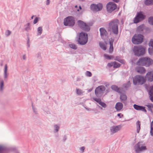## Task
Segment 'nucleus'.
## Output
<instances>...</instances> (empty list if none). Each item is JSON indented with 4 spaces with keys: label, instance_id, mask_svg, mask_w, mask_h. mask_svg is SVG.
Instances as JSON below:
<instances>
[{
    "label": "nucleus",
    "instance_id": "obj_29",
    "mask_svg": "<svg viewBox=\"0 0 153 153\" xmlns=\"http://www.w3.org/2000/svg\"><path fill=\"white\" fill-rule=\"evenodd\" d=\"M104 56L106 59L108 60L112 59L114 58V56L109 55L106 54H104Z\"/></svg>",
    "mask_w": 153,
    "mask_h": 153
},
{
    "label": "nucleus",
    "instance_id": "obj_37",
    "mask_svg": "<svg viewBox=\"0 0 153 153\" xmlns=\"http://www.w3.org/2000/svg\"><path fill=\"white\" fill-rule=\"evenodd\" d=\"M148 22L150 25H153V16H150L148 19Z\"/></svg>",
    "mask_w": 153,
    "mask_h": 153
},
{
    "label": "nucleus",
    "instance_id": "obj_49",
    "mask_svg": "<svg viewBox=\"0 0 153 153\" xmlns=\"http://www.w3.org/2000/svg\"><path fill=\"white\" fill-rule=\"evenodd\" d=\"M39 21L38 18L37 17H36L33 20V24H36V23L38 21Z\"/></svg>",
    "mask_w": 153,
    "mask_h": 153
},
{
    "label": "nucleus",
    "instance_id": "obj_40",
    "mask_svg": "<svg viewBox=\"0 0 153 153\" xmlns=\"http://www.w3.org/2000/svg\"><path fill=\"white\" fill-rule=\"evenodd\" d=\"M144 3L146 6L152 5L151 0H145Z\"/></svg>",
    "mask_w": 153,
    "mask_h": 153
},
{
    "label": "nucleus",
    "instance_id": "obj_43",
    "mask_svg": "<svg viewBox=\"0 0 153 153\" xmlns=\"http://www.w3.org/2000/svg\"><path fill=\"white\" fill-rule=\"evenodd\" d=\"M68 46L70 48H77L76 45L74 43L69 44Z\"/></svg>",
    "mask_w": 153,
    "mask_h": 153
},
{
    "label": "nucleus",
    "instance_id": "obj_7",
    "mask_svg": "<svg viewBox=\"0 0 153 153\" xmlns=\"http://www.w3.org/2000/svg\"><path fill=\"white\" fill-rule=\"evenodd\" d=\"M105 90L104 86L101 85L96 88L95 90V94L97 98L101 97L103 93V91Z\"/></svg>",
    "mask_w": 153,
    "mask_h": 153
},
{
    "label": "nucleus",
    "instance_id": "obj_46",
    "mask_svg": "<svg viewBox=\"0 0 153 153\" xmlns=\"http://www.w3.org/2000/svg\"><path fill=\"white\" fill-rule=\"evenodd\" d=\"M86 75L88 76L91 77L92 76V74L91 72L87 71L86 72Z\"/></svg>",
    "mask_w": 153,
    "mask_h": 153
},
{
    "label": "nucleus",
    "instance_id": "obj_61",
    "mask_svg": "<svg viewBox=\"0 0 153 153\" xmlns=\"http://www.w3.org/2000/svg\"><path fill=\"white\" fill-rule=\"evenodd\" d=\"M50 0H47L46 1V4L48 5L50 4Z\"/></svg>",
    "mask_w": 153,
    "mask_h": 153
},
{
    "label": "nucleus",
    "instance_id": "obj_39",
    "mask_svg": "<svg viewBox=\"0 0 153 153\" xmlns=\"http://www.w3.org/2000/svg\"><path fill=\"white\" fill-rule=\"evenodd\" d=\"M54 132H56L59 131L60 128V127L57 125L55 124L54 125Z\"/></svg>",
    "mask_w": 153,
    "mask_h": 153
},
{
    "label": "nucleus",
    "instance_id": "obj_3",
    "mask_svg": "<svg viewBox=\"0 0 153 153\" xmlns=\"http://www.w3.org/2000/svg\"><path fill=\"white\" fill-rule=\"evenodd\" d=\"M146 80L144 77L141 75H136L133 78V83L135 85H143L145 84Z\"/></svg>",
    "mask_w": 153,
    "mask_h": 153
},
{
    "label": "nucleus",
    "instance_id": "obj_60",
    "mask_svg": "<svg viewBox=\"0 0 153 153\" xmlns=\"http://www.w3.org/2000/svg\"><path fill=\"white\" fill-rule=\"evenodd\" d=\"M150 128L153 129V121L150 124Z\"/></svg>",
    "mask_w": 153,
    "mask_h": 153
},
{
    "label": "nucleus",
    "instance_id": "obj_51",
    "mask_svg": "<svg viewBox=\"0 0 153 153\" xmlns=\"http://www.w3.org/2000/svg\"><path fill=\"white\" fill-rule=\"evenodd\" d=\"M32 106L33 110V112L35 113V114H38L37 112L36 111V109L34 108V107L33 106V102L32 103Z\"/></svg>",
    "mask_w": 153,
    "mask_h": 153
},
{
    "label": "nucleus",
    "instance_id": "obj_47",
    "mask_svg": "<svg viewBox=\"0 0 153 153\" xmlns=\"http://www.w3.org/2000/svg\"><path fill=\"white\" fill-rule=\"evenodd\" d=\"M11 33V31H10V30H7L5 32V35L6 36H8L10 35Z\"/></svg>",
    "mask_w": 153,
    "mask_h": 153
},
{
    "label": "nucleus",
    "instance_id": "obj_30",
    "mask_svg": "<svg viewBox=\"0 0 153 153\" xmlns=\"http://www.w3.org/2000/svg\"><path fill=\"white\" fill-rule=\"evenodd\" d=\"M69 50V51L67 52V53L71 54H74L76 53V50L77 48H68Z\"/></svg>",
    "mask_w": 153,
    "mask_h": 153
},
{
    "label": "nucleus",
    "instance_id": "obj_50",
    "mask_svg": "<svg viewBox=\"0 0 153 153\" xmlns=\"http://www.w3.org/2000/svg\"><path fill=\"white\" fill-rule=\"evenodd\" d=\"M122 64H125V62L124 59H120L118 61Z\"/></svg>",
    "mask_w": 153,
    "mask_h": 153
},
{
    "label": "nucleus",
    "instance_id": "obj_64",
    "mask_svg": "<svg viewBox=\"0 0 153 153\" xmlns=\"http://www.w3.org/2000/svg\"><path fill=\"white\" fill-rule=\"evenodd\" d=\"M134 59H131V62L132 63V64H135V62H134Z\"/></svg>",
    "mask_w": 153,
    "mask_h": 153
},
{
    "label": "nucleus",
    "instance_id": "obj_27",
    "mask_svg": "<svg viewBox=\"0 0 153 153\" xmlns=\"http://www.w3.org/2000/svg\"><path fill=\"white\" fill-rule=\"evenodd\" d=\"M7 67V65L6 64L4 65V78L5 79L7 78L8 76Z\"/></svg>",
    "mask_w": 153,
    "mask_h": 153
},
{
    "label": "nucleus",
    "instance_id": "obj_11",
    "mask_svg": "<svg viewBox=\"0 0 153 153\" xmlns=\"http://www.w3.org/2000/svg\"><path fill=\"white\" fill-rule=\"evenodd\" d=\"M140 142H138L134 146V149L136 153H139L147 149L146 147L145 146L143 145L140 146Z\"/></svg>",
    "mask_w": 153,
    "mask_h": 153
},
{
    "label": "nucleus",
    "instance_id": "obj_33",
    "mask_svg": "<svg viewBox=\"0 0 153 153\" xmlns=\"http://www.w3.org/2000/svg\"><path fill=\"white\" fill-rule=\"evenodd\" d=\"M113 42L114 39H113L112 38L109 39V44L110 45L109 48H114L113 46Z\"/></svg>",
    "mask_w": 153,
    "mask_h": 153
},
{
    "label": "nucleus",
    "instance_id": "obj_63",
    "mask_svg": "<svg viewBox=\"0 0 153 153\" xmlns=\"http://www.w3.org/2000/svg\"><path fill=\"white\" fill-rule=\"evenodd\" d=\"M23 59L24 60H25L26 59V56L25 54H24L23 56Z\"/></svg>",
    "mask_w": 153,
    "mask_h": 153
},
{
    "label": "nucleus",
    "instance_id": "obj_28",
    "mask_svg": "<svg viewBox=\"0 0 153 153\" xmlns=\"http://www.w3.org/2000/svg\"><path fill=\"white\" fill-rule=\"evenodd\" d=\"M137 132L139 133L140 129L141 123L139 120H137L136 123Z\"/></svg>",
    "mask_w": 153,
    "mask_h": 153
},
{
    "label": "nucleus",
    "instance_id": "obj_35",
    "mask_svg": "<svg viewBox=\"0 0 153 153\" xmlns=\"http://www.w3.org/2000/svg\"><path fill=\"white\" fill-rule=\"evenodd\" d=\"M36 57L37 59L39 60V62L41 61L42 57L41 56V53L40 52H39L36 55Z\"/></svg>",
    "mask_w": 153,
    "mask_h": 153
},
{
    "label": "nucleus",
    "instance_id": "obj_41",
    "mask_svg": "<svg viewBox=\"0 0 153 153\" xmlns=\"http://www.w3.org/2000/svg\"><path fill=\"white\" fill-rule=\"evenodd\" d=\"M4 86V82L3 80H2L0 82V91H1L3 90Z\"/></svg>",
    "mask_w": 153,
    "mask_h": 153
},
{
    "label": "nucleus",
    "instance_id": "obj_4",
    "mask_svg": "<svg viewBox=\"0 0 153 153\" xmlns=\"http://www.w3.org/2000/svg\"><path fill=\"white\" fill-rule=\"evenodd\" d=\"M88 40V34L85 33L81 32L80 33L78 40V43L80 45H84L87 42Z\"/></svg>",
    "mask_w": 153,
    "mask_h": 153
},
{
    "label": "nucleus",
    "instance_id": "obj_24",
    "mask_svg": "<svg viewBox=\"0 0 153 153\" xmlns=\"http://www.w3.org/2000/svg\"><path fill=\"white\" fill-rule=\"evenodd\" d=\"M123 104L120 102H117L115 105V108L117 111H120L123 108Z\"/></svg>",
    "mask_w": 153,
    "mask_h": 153
},
{
    "label": "nucleus",
    "instance_id": "obj_36",
    "mask_svg": "<svg viewBox=\"0 0 153 153\" xmlns=\"http://www.w3.org/2000/svg\"><path fill=\"white\" fill-rule=\"evenodd\" d=\"M30 23H27L25 25V30L27 31H28L29 30H30Z\"/></svg>",
    "mask_w": 153,
    "mask_h": 153
},
{
    "label": "nucleus",
    "instance_id": "obj_5",
    "mask_svg": "<svg viewBox=\"0 0 153 153\" xmlns=\"http://www.w3.org/2000/svg\"><path fill=\"white\" fill-rule=\"evenodd\" d=\"M144 36L141 34H135L132 38V43L134 44H139L143 41Z\"/></svg>",
    "mask_w": 153,
    "mask_h": 153
},
{
    "label": "nucleus",
    "instance_id": "obj_17",
    "mask_svg": "<svg viewBox=\"0 0 153 153\" xmlns=\"http://www.w3.org/2000/svg\"><path fill=\"white\" fill-rule=\"evenodd\" d=\"M93 99L94 101L101 105L102 107L104 108H105L106 107V104L104 102L102 101L101 97L99 98H97V97H93Z\"/></svg>",
    "mask_w": 153,
    "mask_h": 153
},
{
    "label": "nucleus",
    "instance_id": "obj_14",
    "mask_svg": "<svg viewBox=\"0 0 153 153\" xmlns=\"http://www.w3.org/2000/svg\"><path fill=\"white\" fill-rule=\"evenodd\" d=\"M15 147L8 148L4 146L0 145V153H4L5 152L14 151H16Z\"/></svg>",
    "mask_w": 153,
    "mask_h": 153
},
{
    "label": "nucleus",
    "instance_id": "obj_48",
    "mask_svg": "<svg viewBox=\"0 0 153 153\" xmlns=\"http://www.w3.org/2000/svg\"><path fill=\"white\" fill-rule=\"evenodd\" d=\"M114 62H108L107 64V66L109 68H111L112 66L113 67Z\"/></svg>",
    "mask_w": 153,
    "mask_h": 153
},
{
    "label": "nucleus",
    "instance_id": "obj_10",
    "mask_svg": "<svg viewBox=\"0 0 153 153\" xmlns=\"http://www.w3.org/2000/svg\"><path fill=\"white\" fill-rule=\"evenodd\" d=\"M135 56L139 57L145 53L146 48H132Z\"/></svg>",
    "mask_w": 153,
    "mask_h": 153
},
{
    "label": "nucleus",
    "instance_id": "obj_25",
    "mask_svg": "<svg viewBox=\"0 0 153 153\" xmlns=\"http://www.w3.org/2000/svg\"><path fill=\"white\" fill-rule=\"evenodd\" d=\"M144 29V24H142L139 25L137 28V31L140 33H143V31Z\"/></svg>",
    "mask_w": 153,
    "mask_h": 153
},
{
    "label": "nucleus",
    "instance_id": "obj_23",
    "mask_svg": "<svg viewBox=\"0 0 153 153\" xmlns=\"http://www.w3.org/2000/svg\"><path fill=\"white\" fill-rule=\"evenodd\" d=\"M123 92H125V91L124 90V91H121L119 93L120 95V99L121 100V101L124 103V101L126 100H127V97L126 94L124 93H123Z\"/></svg>",
    "mask_w": 153,
    "mask_h": 153
},
{
    "label": "nucleus",
    "instance_id": "obj_6",
    "mask_svg": "<svg viewBox=\"0 0 153 153\" xmlns=\"http://www.w3.org/2000/svg\"><path fill=\"white\" fill-rule=\"evenodd\" d=\"M63 23L65 26L73 27L75 23V20L74 17L68 16L64 20Z\"/></svg>",
    "mask_w": 153,
    "mask_h": 153
},
{
    "label": "nucleus",
    "instance_id": "obj_1",
    "mask_svg": "<svg viewBox=\"0 0 153 153\" xmlns=\"http://www.w3.org/2000/svg\"><path fill=\"white\" fill-rule=\"evenodd\" d=\"M136 64L138 66L149 67L153 64V60L148 56L141 57L138 60Z\"/></svg>",
    "mask_w": 153,
    "mask_h": 153
},
{
    "label": "nucleus",
    "instance_id": "obj_32",
    "mask_svg": "<svg viewBox=\"0 0 153 153\" xmlns=\"http://www.w3.org/2000/svg\"><path fill=\"white\" fill-rule=\"evenodd\" d=\"M58 41L61 42L63 44H65L66 43V42L62 39L61 35L59 34V36L58 38Z\"/></svg>",
    "mask_w": 153,
    "mask_h": 153
},
{
    "label": "nucleus",
    "instance_id": "obj_2",
    "mask_svg": "<svg viewBox=\"0 0 153 153\" xmlns=\"http://www.w3.org/2000/svg\"><path fill=\"white\" fill-rule=\"evenodd\" d=\"M119 23V20L117 19H115L111 21L108 24V31H111L114 34L117 35L118 33V24Z\"/></svg>",
    "mask_w": 153,
    "mask_h": 153
},
{
    "label": "nucleus",
    "instance_id": "obj_58",
    "mask_svg": "<svg viewBox=\"0 0 153 153\" xmlns=\"http://www.w3.org/2000/svg\"><path fill=\"white\" fill-rule=\"evenodd\" d=\"M67 139V137L66 135H65L64 136L63 139V142H65V140Z\"/></svg>",
    "mask_w": 153,
    "mask_h": 153
},
{
    "label": "nucleus",
    "instance_id": "obj_53",
    "mask_svg": "<svg viewBox=\"0 0 153 153\" xmlns=\"http://www.w3.org/2000/svg\"><path fill=\"white\" fill-rule=\"evenodd\" d=\"M92 80L94 82H95L96 81L98 80L97 77L96 76H94L92 78Z\"/></svg>",
    "mask_w": 153,
    "mask_h": 153
},
{
    "label": "nucleus",
    "instance_id": "obj_54",
    "mask_svg": "<svg viewBox=\"0 0 153 153\" xmlns=\"http://www.w3.org/2000/svg\"><path fill=\"white\" fill-rule=\"evenodd\" d=\"M85 149V147L84 146H82L80 148V150L82 152H84Z\"/></svg>",
    "mask_w": 153,
    "mask_h": 153
},
{
    "label": "nucleus",
    "instance_id": "obj_38",
    "mask_svg": "<svg viewBox=\"0 0 153 153\" xmlns=\"http://www.w3.org/2000/svg\"><path fill=\"white\" fill-rule=\"evenodd\" d=\"M42 31V27H38L37 29V35H40L41 34Z\"/></svg>",
    "mask_w": 153,
    "mask_h": 153
},
{
    "label": "nucleus",
    "instance_id": "obj_8",
    "mask_svg": "<svg viewBox=\"0 0 153 153\" xmlns=\"http://www.w3.org/2000/svg\"><path fill=\"white\" fill-rule=\"evenodd\" d=\"M77 22L78 26L82 30L85 32H88L90 31V25L81 20H78Z\"/></svg>",
    "mask_w": 153,
    "mask_h": 153
},
{
    "label": "nucleus",
    "instance_id": "obj_20",
    "mask_svg": "<svg viewBox=\"0 0 153 153\" xmlns=\"http://www.w3.org/2000/svg\"><path fill=\"white\" fill-rule=\"evenodd\" d=\"M111 89L115 92L119 93L121 91H124L123 88L122 87H118L116 85H112L111 86Z\"/></svg>",
    "mask_w": 153,
    "mask_h": 153
},
{
    "label": "nucleus",
    "instance_id": "obj_62",
    "mask_svg": "<svg viewBox=\"0 0 153 153\" xmlns=\"http://www.w3.org/2000/svg\"><path fill=\"white\" fill-rule=\"evenodd\" d=\"M93 89V88H90L89 89H87L88 90V92H90L92 91V89Z\"/></svg>",
    "mask_w": 153,
    "mask_h": 153
},
{
    "label": "nucleus",
    "instance_id": "obj_21",
    "mask_svg": "<svg viewBox=\"0 0 153 153\" xmlns=\"http://www.w3.org/2000/svg\"><path fill=\"white\" fill-rule=\"evenodd\" d=\"M121 127V126L120 125L112 126L110 129L111 132H112L111 134H112L117 132L120 129Z\"/></svg>",
    "mask_w": 153,
    "mask_h": 153
},
{
    "label": "nucleus",
    "instance_id": "obj_55",
    "mask_svg": "<svg viewBox=\"0 0 153 153\" xmlns=\"http://www.w3.org/2000/svg\"><path fill=\"white\" fill-rule=\"evenodd\" d=\"M120 57L119 56H116L115 57L114 60H115L118 61L120 59Z\"/></svg>",
    "mask_w": 153,
    "mask_h": 153
},
{
    "label": "nucleus",
    "instance_id": "obj_12",
    "mask_svg": "<svg viewBox=\"0 0 153 153\" xmlns=\"http://www.w3.org/2000/svg\"><path fill=\"white\" fill-rule=\"evenodd\" d=\"M117 5L112 2H109L106 5V9L108 13H111L113 11L116 9Z\"/></svg>",
    "mask_w": 153,
    "mask_h": 153
},
{
    "label": "nucleus",
    "instance_id": "obj_56",
    "mask_svg": "<svg viewBox=\"0 0 153 153\" xmlns=\"http://www.w3.org/2000/svg\"><path fill=\"white\" fill-rule=\"evenodd\" d=\"M130 86V85L128 84V83H126L125 84V85L124 86V87L125 88H127L129 87Z\"/></svg>",
    "mask_w": 153,
    "mask_h": 153
},
{
    "label": "nucleus",
    "instance_id": "obj_16",
    "mask_svg": "<svg viewBox=\"0 0 153 153\" xmlns=\"http://www.w3.org/2000/svg\"><path fill=\"white\" fill-rule=\"evenodd\" d=\"M133 107L136 110L141 111L145 113L147 112L145 106L134 104L133 105Z\"/></svg>",
    "mask_w": 153,
    "mask_h": 153
},
{
    "label": "nucleus",
    "instance_id": "obj_44",
    "mask_svg": "<svg viewBox=\"0 0 153 153\" xmlns=\"http://www.w3.org/2000/svg\"><path fill=\"white\" fill-rule=\"evenodd\" d=\"M149 54L150 55H153V48H148Z\"/></svg>",
    "mask_w": 153,
    "mask_h": 153
},
{
    "label": "nucleus",
    "instance_id": "obj_52",
    "mask_svg": "<svg viewBox=\"0 0 153 153\" xmlns=\"http://www.w3.org/2000/svg\"><path fill=\"white\" fill-rule=\"evenodd\" d=\"M117 116L118 117L120 118H121L123 117V115L121 114V113H118L117 114Z\"/></svg>",
    "mask_w": 153,
    "mask_h": 153
},
{
    "label": "nucleus",
    "instance_id": "obj_13",
    "mask_svg": "<svg viewBox=\"0 0 153 153\" xmlns=\"http://www.w3.org/2000/svg\"><path fill=\"white\" fill-rule=\"evenodd\" d=\"M102 4L100 3L97 4H93L90 6L91 10L93 11H98L102 10Z\"/></svg>",
    "mask_w": 153,
    "mask_h": 153
},
{
    "label": "nucleus",
    "instance_id": "obj_22",
    "mask_svg": "<svg viewBox=\"0 0 153 153\" xmlns=\"http://www.w3.org/2000/svg\"><path fill=\"white\" fill-rule=\"evenodd\" d=\"M135 70L137 73L141 74H144L146 71V69L142 66L137 67H136Z\"/></svg>",
    "mask_w": 153,
    "mask_h": 153
},
{
    "label": "nucleus",
    "instance_id": "obj_31",
    "mask_svg": "<svg viewBox=\"0 0 153 153\" xmlns=\"http://www.w3.org/2000/svg\"><path fill=\"white\" fill-rule=\"evenodd\" d=\"M121 64L116 61L114 62L113 68L114 69L118 68L120 67Z\"/></svg>",
    "mask_w": 153,
    "mask_h": 153
},
{
    "label": "nucleus",
    "instance_id": "obj_42",
    "mask_svg": "<svg viewBox=\"0 0 153 153\" xmlns=\"http://www.w3.org/2000/svg\"><path fill=\"white\" fill-rule=\"evenodd\" d=\"M149 45L150 47L153 48V39H150L149 43Z\"/></svg>",
    "mask_w": 153,
    "mask_h": 153
},
{
    "label": "nucleus",
    "instance_id": "obj_57",
    "mask_svg": "<svg viewBox=\"0 0 153 153\" xmlns=\"http://www.w3.org/2000/svg\"><path fill=\"white\" fill-rule=\"evenodd\" d=\"M114 48H109V53H112L114 51Z\"/></svg>",
    "mask_w": 153,
    "mask_h": 153
},
{
    "label": "nucleus",
    "instance_id": "obj_19",
    "mask_svg": "<svg viewBox=\"0 0 153 153\" xmlns=\"http://www.w3.org/2000/svg\"><path fill=\"white\" fill-rule=\"evenodd\" d=\"M100 36L102 39H105L108 35V33L104 27H101L100 29Z\"/></svg>",
    "mask_w": 153,
    "mask_h": 153
},
{
    "label": "nucleus",
    "instance_id": "obj_18",
    "mask_svg": "<svg viewBox=\"0 0 153 153\" xmlns=\"http://www.w3.org/2000/svg\"><path fill=\"white\" fill-rule=\"evenodd\" d=\"M145 77L147 79V80L149 82H153V70L148 71L146 73Z\"/></svg>",
    "mask_w": 153,
    "mask_h": 153
},
{
    "label": "nucleus",
    "instance_id": "obj_9",
    "mask_svg": "<svg viewBox=\"0 0 153 153\" xmlns=\"http://www.w3.org/2000/svg\"><path fill=\"white\" fill-rule=\"evenodd\" d=\"M145 17L146 15L143 14L142 12L140 11L138 12L134 19V23L135 24H137L143 20Z\"/></svg>",
    "mask_w": 153,
    "mask_h": 153
},
{
    "label": "nucleus",
    "instance_id": "obj_26",
    "mask_svg": "<svg viewBox=\"0 0 153 153\" xmlns=\"http://www.w3.org/2000/svg\"><path fill=\"white\" fill-rule=\"evenodd\" d=\"M145 106L147 107L148 111H150V112L152 111L153 109V104L151 103H148L147 104L145 105Z\"/></svg>",
    "mask_w": 153,
    "mask_h": 153
},
{
    "label": "nucleus",
    "instance_id": "obj_15",
    "mask_svg": "<svg viewBox=\"0 0 153 153\" xmlns=\"http://www.w3.org/2000/svg\"><path fill=\"white\" fill-rule=\"evenodd\" d=\"M145 87L146 89H147V88H149V90L148 91V92L149 99L152 102H153V85L150 87L146 84H145Z\"/></svg>",
    "mask_w": 153,
    "mask_h": 153
},
{
    "label": "nucleus",
    "instance_id": "obj_45",
    "mask_svg": "<svg viewBox=\"0 0 153 153\" xmlns=\"http://www.w3.org/2000/svg\"><path fill=\"white\" fill-rule=\"evenodd\" d=\"M82 91L79 88L76 89V94L79 95H81L82 94Z\"/></svg>",
    "mask_w": 153,
    "mask_h": 153
},
{
    "label": "nucleus",
    "instance_id": "obj_59",
    "mask_svg": "<svg viewBox=\"0 0 153 153\" xmlns=\"http://www.w3.org/2000/svg\"><path fill=\"white\" fill-rule=\"evenodd\" d=\"M150 135L152 136H153V128H150Z\"/></svg>",
    "mask_w": 153,
    "mask_h": 153
},
{
    "label": "nucleus",
    "instance_id": "obj_34",
    "mask_svg": "<svg viewBox=\"0 0 153 153\" xmlns=\"http://www.w3.org/2000/svg\"><path fill=\"white\" fill-rule=\"evenodd\" d=\"M107 43H105V44L103 42H99V45L100 48H107Z\"/></svg>",
    "mask_w": 153,
    "mask_h": 153
}]
</instances>
